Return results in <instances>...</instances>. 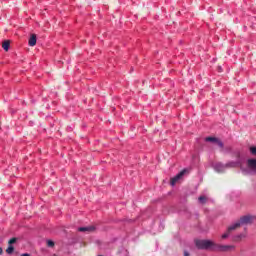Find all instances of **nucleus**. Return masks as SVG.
I'll return each mask as SVG.
<instances>
[{"mask_svg": "<svg viewBox=\"0 0 256 256\" xmlns=\"http://www.w3.org/2000/svg\"><path fill=\"white\" fill-rule=\"evenodd\" d=\"M194 243L197 249L204 250V251H208L209 249H211L212 251H231V249H235V246L233 245L218 246L211 240L196 239L194 240Z\"/></svg>", "mask_w": 256, "mask_h": 256, "instance_id": "nucleus-1", "label": "nucleus"}, {"mask_svg": "<svg viewBox=\"0 0 256 256\" xmlns=\"http://www.w3.org/2000/svg\"><path fill=\"white\" fill-rule=\"evenodd\" d=\"M212 167L216 173H225V170L227 169L226 165L222 162H216L212 165Z\"/></svg>", "mask_w": 256, "mask_h": 256, "instance_id": "nucleus-5", "label": "nucleus"}, {"mask_svg": "<svg viewBox=\"0 0 256 256\" xmlns=\"http://www.w3.org/2000/svg\"><path fill=\"white\" fill-rule=\"evenodd\" d=\"M236 161H230L226 163V169H235L237 167L241 168L243 171V163H245V156L241 155V152H236L235 154Z\"/></svg>", "mask_w": 256, "mask_h": 256, "instance_id": "nucleus-3", "label": "nucleus"}, {"mask_svg": "<svg viewBox=\"0 0 256 256\" xmlns=\"http://www.w3.org/2000/svg\"><path fill=\"white\" fill-rule=\"evenodd\" d=\"M244 237H245V234H239V235L234 236L233 240L241 241L242 239H244Z\"/></svg>", "mask_w": 256, "mask_h": 256, "instance_id": "nucleus-13", "label": "nucleus"}, {"mask_svg": "<svg viewBox=\"0 0 256 256\" xmlns=\"http://www.w3.org/2000/svg\"><path fill=\"white\" fill-rule=\"evenodd\" d=\"M250 153H251V155L256 156V147L255 146L250 147Z\"/></svg>", "mask_w": 256, "mask_h": 256, "instance_id": "nucleus-16", "label": "nucleus"}, {"mask_svg": "<svg viewBox=\"0 0 256 256\" xmlns=\"http://www.w3.org/2000/svg\"><path fill=\"white\" fill-rule=\"evenodd\" d=\"M78 231H80V233H93L95 226L79 227Z\"/></svg>", "mask_w": 256, "mask_h": 256, "instance_id": "nucleus-9", "label": "nucleus"}, {"mask_svg": "<svg viewBox=\"0 0 256 256\" xmlns=\"http://www.w3.org/2000/svg\"><path fill=\"white\" fill-rule=\"evenodd\" d=\"M184 256H189V252L184 251Z\"/></svg>", "mask_w": 256, "mask_h": 256, "instance_id": "nucleus-17", "label": "nucleus"}, {"mask_svg": "<svg viewBox=\"0 0 256 256\" xmlns=\"http://www.w3.org/2000/svg\"><path fill=\"white\" fill-rule=\"evenodd\" d=\"M247 167L242 169L244 175H256V159H248Z\"/></svg>", "mask_w": 256, "mask_h": 256, "instance_id": "nucleus-4", "label": "nucleus"}, {"mask_svg": "<svg viewBox=\"0 0 256 256\" xmlns=\"http://www.w3.org/2000/svg\"><path fill=\"white\" fill-rule=\"evenodd\" d=\"M11 43L9 42V40H6L2 43V47L4 49V51H9V47H10Z\"/></svg>", "mask_w": 256, "mask_h": 256, "instance_id": "nucleus-11", "label": "nucleus"}, {"mask_svg": "<svg viewBox=\"0 0 256 256\" xmlns=\"http://www.w3.org/2000/svg\"><path fill=\"white\" fill-rule=\"evenodd\" d=\"M28 45H29L30 47H35V45H37V35L32 34V35L30 36V39H29V41H28Z\"/></svg>", "mask_w": 256, "mask_h": 256, "instance_id": "nucleus-10", "label": "nucleus"}, {"mask_svg": "<svg viewBox=\"0 0 256 256\" xmlns=\"http://www.w3.org/2000/svg\"><path fill=\"white\" fill-rule=\"evenodd\" d=\"M15 243H17V238H12L8 241V248L6 249V253L8 255H13V251H15V247H13V245H15Z\"/></svg>", "mask_w": 256, "mask_h": 256, "instance_id": "nucleus-8", "label": "nucleus"}, {"mask_svg": "<svg viewBox=\"0 0 256 256\" xmlns=\"http://www.w3.org/2000/svg\"><path fill=\"white\" fill-rule=\"evenodd\" d=\"M256 221V216L253 215H245L240 218L237 222L229 226L228 231H235V229H239L241 225H252Z\"/></svg>", "mask_w": 256, "mask_h": 256, "instance_id": "nucleus-2", "label": "nucleus"}, {"mask_svg": "<svg viewBox=\"0 0 256 256\" xmlns=\"http://www.w3.org/2000/svg\"><path fill=\"white\" fill-rule=\"evenodd\" d=\"M185 173H187V170H182L180 173H178L176 176H174L173 178H171L170 181V185L172 187H175V185L177 184V182L181 179V177H183V175H185Z\"/></svg>", "mask_w": 256, "mask_h": 256, "instance_id": "nucleus-6", "label": "nucleus"}, {"mask_svg": "<svg viewBox=\"0 0 256 256\" xmlns=\"http://www.w3.org/2000/svg\"><path fill=\"white\" fill-rule=\"evenodd\" d=\"M205 141H207L209 143H216V145H218V147H220V149H223V147H225L223 142L219 138H216V137H206Z\"/></svg>", "mask_w": 256, "mask_h": 256, "instance_id": "nucleus-7", "label": "nucleus"}, {"mask_svg": "<svg viewBox=\"0 0 256 256\" xmlns=\"http://www.w3.org/2000/svg\"><path fill=\"white\" fill-rule=\"evenodd\" d=\"M47 247H55V242L52 240H47Z\"/></svg>", "mask_w": 256, "mask_h": 256, "instance_id": "nucleus-15", "label": "nucleus"}, {"mask_svg": "<svg viewBox=\"0 0 256 256\" xmlns=\"http://www.w3.org/2000/svg\"><path fill=\"white\" fill-rule=\"evenodd\" d=\"M0 255H3V248L0 247Z\"/></svg>", "mask_w": 256, "mask_h": 256, "instance_id": "nucleus-18", "label": "nucleus"}, {"mask_svg": "<svg viewBox=\"0 0 256 256\" xmlns=\"http://www.w3.org/2000/svg\"><path fill=\"white\" fill-rule=\"evenodd\" d=\"M198 201L201 203V205H205V203H207V198L205 196H200Z\"/></svg>", "mask_w": 256, "mask_h": 256, "instance_id": "nucleus-12", "label": "nucleus"}, {"mask_svg": "<svg viewBox=\"0 0 256 256\" xmlns=\"http://www.w3.org/2000/svg\"><path fill=\"white\" fill-rule=\"evenodd\" d=\"M229 235H231V231H229V227H228L227 232L222 235V239H227V237H229Z\"/></svg>", "mask_w": 256, "mask_h": 256, "instance_id": "nucleus-14", "label": "nucleus"}]
</instances>
